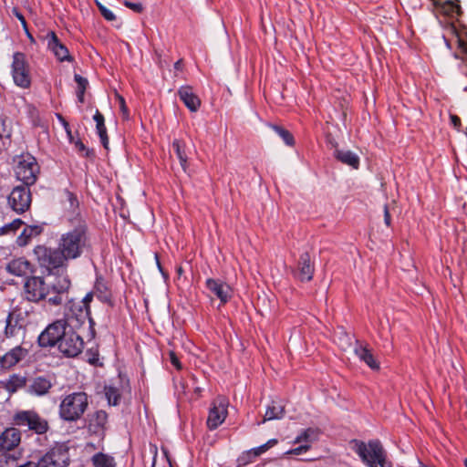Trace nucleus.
I'll list each match as a JSON object with an SVG mask.
<instances>
[{
	"label": "nucleus",
	"mask_w": 467,
	"mask_h": 467,
	"mask_svg": "<svg viewBox=\"0 0 467 467\" xmlns=\"http://www.w3.org/2000/svg\"><path fill=\"white\" fill-rule=\"evenodd\" d=\"M71 285L68 275H57L50 284L46 282L44 276L30 275L23 285V297L31 303H39L47 298L52 306L62 304V295L67 293Z\"/></svg>",
	"instance_id": "1"
},
{
	"label": "nucleus",
	"mask_w": 467,
	"mask_h": 467,
	"mask_svg": "<svg viewBox=\"0 0 467 467\" xmlns=\"http://www.w3.org/2000/svg\"><path fill=\"white\" fill-rule=\"evenodd\" d=\"M57 246L69 262L80 258L90 247V238L85 222H80L66 233L60 234Z\"/></svg>",
	"instance_id": "2"
},
{
	"label": "nucleus",
	"mask_w": 467,
	"mask_h": 467,
	"mask_svg": "<svg viewBox=\"0 0 467 467\" xmlns=\"http://www.w3.org/2000/svg\"><path fill=\"white\" fill-rule=\"evenodd\" d=\"M34 259L43 273L47 275H67L68 261L59 247L38 244L33 249Z\"/></svg>",
	"instance_id": "3"
},
{
	"label": "nucleus",
	"mask_w": 467,
	"mask_h": 467,
	"mask_svg": "<svg viewBox=\"0 0 467 467\" xmlns=\"http://www.w3.org/2000/svg\"><path fill=\"white\" fill-rule=\"evenodd\" d=\"M351 444L354 451L368 467H391V463L386 461V452L379 440H370L367 443L353 440Z\"/></svg>",
	"instance_id": "4"
},
{
	"label": "nucleus",
	"mask_w": 467,
	"mask_h": 467,
	"mask_svg": "<svg viewBox=\"0 0 467 467\" xmlns=\"http://www.w3.org/2000/svg\"><path fill=\"white\" fill-rule=\"evenodd\" d=\"M88 407V397L85 392H72L62 399L58 415L65 421L76 422L82 418Z\"/></svg>",
	"instance_id": "5"
},
{
	"label": "nucleus",
	"mask_w": 467,
	"mask_h": 467,
	"mask_svg": "<svg viewBox=\"0 0 467 467\" xmlns=\"http://www.w3.org/2000/svg\"><path fill=\"white\" fill-rule=\"evenodd\" d=\"M14 168L16 178L26 186L35 184L40 171L36 159L30 153H22L16 160Z\"/></svg>",
	"instance_id": "6"
},
{
	"label": "nucleus",
	"mask_w": 467,
	"mask_h": 467,
	"mask_svg": "<svg viewBox=\"0 0 467 467\" xmlns=\"http://www.w3.org/2000/svg\"><path fill=\"white\" fill-rule=\"evenodd\" d=\"M13 424L27 427L36 434H44L48 431V422L34 410H19L13 416Z\"/></svg>",
	"instance_id": "7"
},
{
	"label": "nucleus",
	"mask_w": 467,
	"mask_h": 467,
	"mask_svg": "<svg viewBox=\"0 0 467 467\" xmlns=\"http://www.w3.org/2000/svg\"><path fill=\"white\" fill-rule=\"evenodd\" d=\"M69 449L65 443L52 447L36 463V467H67L69 465Z\"/></svg>",
	"instance_id": "8"
},
{
	"label": "nucleus",
	"mask_w": 467,
	"mask_h": 467,
	"mask_svg": "<svg viewBox=\"0 0 467 467\" xmlns=\"http://www.w3.org/2000/svg\"><path fill=\"white\" fill-rule=\"evenodd\" d=\"M67 321L59 319L49 324L38 336V344L42 348L54 347L59 344L67 331Z\"/></svg>",
	"instance_id": "9"
},
{
	"label": "nucleus",
	"mask_w": 467,
	"mask_h": 467,
	"mask_svg": "<svg viewBox=\"0 0 467 467\" xmlns=\"http://www.w3.org/2000/svg\"><path fill=\"white\" fill-rule=\"evenodd\" d=\"M32 195L29 186L18 185L12 189L7 196L8 206L16 213L22 214L29 210Z\"/></svg>",
	"instance_id": "10"
},
{
	"label": "nucleus",
	"mask_w": 467,
	"mask_h": 467,
	"mask_svg": "<svg viewBox=\"0 0 467 467\" xmlns=\"http://www.w3.org/2000/svg\"><path fill=\"white\" fill-rule=\"evenodd\" d=\"M228 407L229 400L224 396H218L212 401L206 421L209 430H216L224 422L228 415Z\"/></svg>",
	"instance_id": "11"
},
{
	"label": "nucleus",
	"mask_w": 467,
	"mask_h": 467,
	"mask_svg": "<svg viewBox=\"0 0 467 467\" xmlns=\"http://www.w3.org/2000/svg\"><path fill=\"white\" fill-rule=\"evenodd\" d=\"M12 76L16 86L27 88L31 84L29 67L25 54L16 52L13 55Z\"/></svg>",
	"instance_id": "12"
},
{
	"label": "nucleus",
	"mask_w": 467,
	"mask_h": 467,
	"mask_svg": "<svg viewBox=\"0 0 467 467\" xmlns=\"http://www.w3.org/2000/svg\"><path fill=\"white\" fill-rule=\"evenodd\" d=\"M83 348L84 341L82 337L72 329L67 331L58 344L59 351L67 357H77L81 353Z\"/></svg>",
	"instance_id": "13"
},
{
	"label": "nucleus",
	"mask_w": 467,
	"mask_h": 467,
	"mask_svg": "<svg viewBox=\"0 0 467 467\" xmlns=\"http://www.w3.org/2000/svg\"><path fill=\"white\" fill-rule=\"evenodd\" d=\"M45 41L47 42V48L54 54L58 61H73V57L69 54L68 49L60 42L54 31H48L47 33L45 36Z\"/></svg>",
	"instance_id": "14"
},
{
	"label": "nucleus",
	"mask_w": 467,
	"mask_h": 467,
	"mask_svg": "<svg viewBox=\"0 0 467 467\" xmlns=\"http://www.w3.org/2000/svg\"><path fill=\"white\" fill-rule=\"evenodd\" d=\"M5 269L11 275L26 279L35 271L32 264L25 257L11 259L5 264Z\"/></svg>",
	"instance_id": "15"
},
{
	"label": "nucleus",
	"mask_w": 467,
	"mask_h": 467,
	"mask_svg": "<svg viewBox=\"0 0 467 467\" xmlns=\"http://www.w3.org/2000/svg\"><path fill=\"white\" fill-rule=\"evenodd\" d=\"M95 296V293L93 290L88 292L84 298L79 302H70V309L73 313L76 310H79V314L77 315V321L78 323H84L86 320H88L89 324L92 325L93 319L90 317V302Z\"/></svg>",
	"instance_id": "16"
},
{
	"label": "nucleus",
	"mask_w": 467,
	"mask_h": 467,
	"mask_svg": "<svg viewBox=\"0 0 467 467\" xmlns=\"http://www.w3.org/2000/svg\"><path fill=\"white\" fill-rule=\"evenodd\" d=\"M205 284L207 289L219 298L222 304L227 303L231 298L232 289L225 282L219 279L208 278Z\"/></svg>",
	"instance_id": "17"
},
{
	"label": "nucleus",
	"mask_w": 467,
	"mask_h": 467,
	"mask_svg": "<svg viewBox=\"0 0 467 467\" xmlns=\"http://www.w3.org/2000/svg\"><path fill=\"white\" fill-rule=\"evenodd\" d=\"M21 441V432L14 427L6 428L0 433V451L15 449Z\"/></svg>",
	"instance_id": "18"
},
{
	"label": "nucleus",
	"mask_w": 467,
	"mask_h": 467,
	"mask_svg": "<svg viewBox=\"0 0 467 467\" xmlns=\"http://www.w3.org/2000/svg\"><path fill=\"white\" fill-rule=\"evenodd\" d=\"M315 266L311 263L309 254L303 253L299 257L298 268L295 272V276L301 282H309L313 278Z\"/></svg>",
	"instance_id": "19"
},
{
	"label": "nucleus",
	"mask_w": 467,
	"mask_h": 467,
	"mask_svg": "<svg viewBox=\"0 0 467 467\" xmlns=\"http://www.w3.org/2000/svg\"><path fill=\"white\" fill-rule=\"evenodd\" d=\"M27 354V350L20 346H16L0 356V369H9L16 366Z\"/></svg>",
	"instance_id": "20"
},
{
	"label": "nucleus",
	"mask_w": 467,
	"mask_h": 467,
	"mask_svg": "<svg viewBox=\"0 0 467 467\" xmlns=\"http://www.w3.org/2000/svg\"><path fill=\"white\" fill-rule=\"evenodd\" d=\"M108 422V414L99 410L88 415V428L93 433L103 434Z\"/></svg>",
	"instance_id": "21"
},
{
	"label": "nucleus",
	"mask_w": 467,
	"mask_h": 467,
	"mask_svg": "<svg viewBox=\"0 0 467 467\" xmlns=\"http://www.w3.org/2000/svg\"><path fill=\"white\" fill-rule=\"evenodd\" d=\"M178 94L180 99L182 100L184 105L192 111L196 112L200 106L201 100L199 98L192 92V89L190 86H182L179 88Z\"/></svg>",
	"instance_id": "22"
},
{
	"label": "nucleus",
	"mask_w": 467,
	"mask_h": 467,
	"mask_svg": "<svg viewBox=\"0 0 467 467\" xmlns=\"http://www.w3.org/2000/svg\"><path fill=\"white\" fill-rule=\"evenodd\" d=\"M93 293H95V296L101 302L111 304L112 295L111 291L105 281V279L101 275H98L95 280V284L93 286Z\"/></svg>",
	"instance_id": "23"
},
{
	"label": "nucleus",
	"mask_w": 467,
	"mask_h": 467,
	"mask_svg": "<svg viewBox=\"0 0 467 467\" xmlns=\"http://www.w3.org/2000/svg\"><path fill=\"white\" fill-rule=\"evenodd\" d=\"M26 383V377L19 374H12L7 379L0 381V386L9 393H15L25 387Z\"/></svg>",
	"instance_id": "24"
},
{
	"label": "nucleus",
	"mask_w": 467,
	"mask_h": 467,
	"mask_svg": "<svg viewBox=\"0 0 467 467\" xmlns=\"http://www.w3.org/2000/svg\"><path fill=\"white\" fill-rule=\"evenodd\" d=\"M93 119L96 122V130L97 133L100 139V141L105 149L109 148V137L107 134V128L105 126V119L104 116L96 109L95 114L93 116Z\"/></svg>",
	"instance_id": "25"
},
{
	"label": "nucleus",
	"mask_w": 467,
	"mask_h": 467,
	"mask_svg": "<svg viewBox=\"0 0 467 467\" xmlns=\"http://www.w3.org/2000/svg\"><path fill=\"white\" fill-rule=\"evenodd\" d=\"M43 232V226L38 224L27 225L17 237V244L20 246L26 245L32 237L39 235Z\"/></svg>",
	"instance_id": "26"
},
{
	"label": "nucleus",
	"mask_w": 467,
	"mask_h": 467,
	"mask_svg": "<svg viewBox=\"0 0 467 467\" xmlns=\"http://www.w3.org/2000/svg\"><path fill=\"white\" fill-rule=\"evenodd\" d=\"M335 157L344 164H347L353 169H358L359 166L358 156L351 150H337L335 151Z\"/></svg>",
	"instance_id": "27"
},
{
	"label": "nucleus",
	"mask_w": 467,
	"mask_h": 467,
	"mask_svg": "<svg viewBox=\"0 0 467 467\" xmlns=\"http://www.w3.org/2000/svg\"><path fill=\"white\" fill-rule=\"evenodd\" d=\"M285 415V407L276 402L272 401L270 405L267 406L263 422L273 420H280Z\"/></svg>",
	"instance_id": "28"
},
{
	"label": "nucleus",
	"mask_w": 467,
	"mask_h": 467,
	"mask_svg": "<svg viewBox=\"0 0 467 467\" xmlns=\"http://www.w3.org/2000/svg\"><path fill=\"white\" fill-rule=\"evenodd\" d=\"M51 382L44 377H38L34 379L30 385V392L36 396L46 395L51 389Z\"/></svg>",
	"instance_id": "29"
},
{
	"label": "nucleus",
	"mask_w": 467,
	"mask_h": 467,
	"mask_svg": "<svg viewBox=\"0 0 467 467\" xmlns=\"http://www.w3.org/2000/svg\"><path fill=\"white\" fill-rule=\"evenodd\" d=\"M355 353L358 357V358L364 361L370 368L379 369V365L374 358L370 350L366 348L358 347L355 348Z\"/></svg>",
	"instance_id": "30"
},
{
	"label": "nucleus",
	"mask_w": 467,
	"mask_h": 467,
	"mask_svg": "<svg viewBox=\"0 0 467 467\" xmlns=\"http://www.w3.org/2000/svg\"><path fill=\"white\" fill-rule=\"evenodd\" d=\"M91 462L94 467H116V462L113 456L98 452L91 458Z\"/></svg>",
	"instance_id": "31"
},
{
	"label": "nucleus",
	"mask_w": 467,
	"mask_h": 467,
	"mask_svg": "<svg viewBox=\"0 0 467 467\" xmlns=\"http://www.w3.org/2000/svg\"><path fill=\"white\" fill-rule=\"evenodd\" d=\"M172 148L180 161L181 166L183 171H186L188 166V157L185 152V145L180 140H174L172 141Z\"/></svg>",
	"instance_id": "32"
},
{
	"label": "nucleus",
	"mask_w": 467,
	"mask_h": 467,
	"mask_svg": "<svg viewBox=\"0 0 467 467\" xmlns=\"http://www.w3.org/2000/svg\"><path fill=\"white\" fill-rule=\"evenodd\" d=\"M104 391L109 405L116 406L119 404L120 400V393L118 388L114 386H106L104 388Z\"/></svg>",
	"instance_id": "33"
},
{
	"label": "nucleus",
	"mask_w": 467,
	"mask_h": 467,
	"mask_svg": "<svg viewBox=\"0 0 467 467\" xmlns=\"http://www.w3.org/2000/svg\"><path fill=\"white\" fill-rule=\"evenodd\" d=\"M277 442L278 441L276 439H271V440L267 441L265 443L251 449L250 451H247V454L249 456H253L254 458H256V457L260 456L261 454L266 452L270 448H272L273 446L277 444Z\"/></svg>",
	"instance_id": "34"
},
{
	"label": "nucleus",
	"mask_w": 467,
	"mask_h": 467,
	"mask_svg": "<svg viewBox=\"0 0 467 467\" xmlns=\"http://www.w3.org/2000/svg\"><path fill=\"white\" fill-rule=\"evenodd\" d=\"M270 127L276 132V134H278L287 146H294L295 139L289 130L277 125H270Z\"/></svg>",
	"instance_id": "35"
},
{
	"label": "nucleus",
	"mask_w": 467,
	"mask_h": 467,
	"mask_svg": "<svg viewBox=\"0 0 467 467\" xmlns=\"http://www.w3.org/2000/svg\"><path fill=\"white\" fill-rule=\"evenodd\" d=\"M22 224H24V222L21 219H15L13 222L0 227V234H15Z\"/></svg>",
	"instance_id": "36"
},
{
	"label": "nucleus",
	"mask_w": 467,
	"mask_h": 467,
	"mask_svg": "<svg viewBox=\"0 0 467 467\" xmlns=\"http://www.w3.org/2000/svg\"><path fill=\"white\" fill-rule=\"evenodd\" d=\"M64 195L66 198V202L68 203L69 209L75 212L76 209L78 207V200L77 196L68 190L64 191Z\"/></svg>",
	"instance_id": "37"
},
{
	"label": "nucleus",
	"mask_w": 467,
	"mask_h": 467,
	"mask_svg": "<svg viewBox=\"0 0 467 467\" xmlns=\"http://www.w3.org/2000/svg\"><path fill=\"white\" fill-rule=\"evenodd\" d=\"M316 434V431L312 428L304 430L294 441V443L308 441L309 439Z\"/></svg>",
	"instance_id": "38"
},
{
	"label": "nucleus",
	"mask_w": 467,
	"mask_h": 467,
	"mask_svg": "<svg viewBox=\"0 0 467 467\" xmlns=\"http://www.w3.org/2000/svg\"><path fill=\"white\" fill-rule=\"evenodd\" d=\"M96 5H97L99 10L100 11L102 16L106 20L114 21L116 19V16L114 15V13L111 10H109V8H107L105 5H103L100 2L96 1Z\"/></svg>",
	"instance_id": "39"
},
{
	"label": "nucleus",
	"mask_w": 467,
	"mask_h": 467,
	"mask_svg": "<svg viewBox=\"0 0 467 467\" xmlns=\"http://www.w3.org/2000/svg\"><path fill=\"white\" fill-rule=\"evenodd\" d=\"M75 81L77 82V90L76 91H81L86 92V89L88 86V81L86 78L76 74L74 76Z\"/></svg>",
	"instance_id": "40"
},
{
	"label": "nucleus",
	"mask_w": 467,
	"mask_h": 467,
	"mask_svg": "<svg viewBox=\"0 0 467 467\" xmlns=\"http://www.w3.org/2000/svg\"><path fill=\"white\" fill-rule=\"evenodd\" d=\"M123 5L126 7L131 9L133 12L138 13V14L142 13V11L144 9L141 3H132L128 0H124Z\"/></svg>",
	"instance_id": "41"
},
{
	"label": "nucleus",
	"mask_w": 467,
	"mask_h": 467,
	"mask_svg": "<svg viewBox=\"0 0 467 467\" xmlns=\"http://www.w3.org/2000/svg\"><path fill=\"white\" fill-rule=\"evenodd\" d=\"M169 358L171 365L178 370L182 368V365L173 350L169 351Z\"/></svg>",
	"instance_id": "42"
},
{
	"label": "nucleus",
	"mask_w": 467,
	"mask_h": 467,
	"mask_svg": "<svg viewBox=\"0 0 467 467\" xmlns=\"http://www.w3.org/2000/svg\"><path fill=\"white\" fill-rule=\"evenodd\" d=\"M309 448H310V445L303 444V445H300V446H298L296 448L289 450L286 453L299 455V454H301L303 452L307 451L309 450Z\"/></svg>",
	"instance_id": "43"
},
{
	"label": "nucleus",
	"mask_w": 467,
	"mask_h": 467,
	"mask_svg": "<svg viewBox=\"0 0 467 467\" xmlns=\"http://www.w3.org/2000/svg\"><path fill=\"white\" fill-rule=\"evenodd\" d=\"M12 14L20 21L22 26H23V29L24 30H26V18L25 16L21 14V12L18 10V8L16 7H14L12 9Z\"/></svg>",
	"instance_id": "44"
},
{
	"label": "nucleus",
	"mask_w": 467,
	"mask_h": 467,
	"mask_svg": "<svg viewBox=\"0 0 467 467\" xmlns=\"http://www.w3.org/2000/svg\"><path fill=\"white\" fill-rule=\"evenodd\" d=\"M442 8L446 13H458L460 6L451 1H447Z\"/></svg>",
	"instance_id": "45"
},
{
	"label": "nucleus",
	"mask_w": 467,
	"mask_h": 467,
	"mask_svg": "<svg viewBox=\"0 0 467 467\" xmlns=\"http://www.w3.org/2000/svg\"><path fill=\"white\" fill-rule=\"evenodd\" d=\"M11 320H12V314L9 313L8 316L6 317V319H5V322H6L5 334L13 336L14 335L15 327L11 326Z\"/></svg>",
	"instance_id": "46"
},
{
	"label": "nucleus",
	"mask_w": 467,
	"mask_h": 467,
	"mask_svg": "<svg viewBox=\"0 0 467 467\" xmlns=\"http://www.w3.org/2000/svg\"><path fill=\"white\" fill-rule=\"evenodd\" d=\"M383 212H384V223L389 227L391 225V217H390V213H389V207L387 204L384 205Z\"/></svg>",
	"instance_id": "47"
},
{
	"label": "nucleus",
	"mask_w": 467,
	"mask_h": 467,
	"mask_svg": "<svg viewBox=\"0 0 467 467\" xmlns=\"http://www.w3.org/2000/svg\"><path fill=\"white\" fill-rule=\"evenodd\" d=\"M119 106H120V110H121L124 118L128 119L129 118V111H128V108H127L126 103H125V99L122 97H119Z\"/></svg>",
	"instance_id": "48"
},
{
	"label": "nucleus",
	"mask_w": 467,
	"mask_h": 467,
	"mask_svg": "<svg viewBox=\"0 0 467 467\" xmlns=\"http://www.w3.org/2000/svg\"><path fill=\"white\" fill-rule=\"evenodd\" d=\"M57 117H58V119L60 120L62 126L64 127L65 130L67 131V133L70 134L71 130H70L68 122L67 120H65V119H63L60 115H58Z\"/></svg>",
	"instance_id": "49"
},
{
	"label": "nucleus",
	"mask_w": 467,
	"mask_h": 467,
	"mask_svg": "<svg viewBox=\"0 0 467 467\" xmlns=\"http://www.w3.org/2000/svg\"><path fill=\"white\" fill-rule=\"evenodd\" d=\"M76 93H77L78 101L81 104L84 103L85 92L76 91Z\"/></svg>",
	"instance_id": "50"
},
{
	"label": "nucleus",
	"mask_w": 467,
	"mask_h": 467,
	"mask_svg": "<svg viewBox=\"0 0 467 467\" xmlns=\"http://www.w3.org/2000/svg\"><path fill=\"white\" fill-rule=\"evenodd\" d=\"M451 121L454 127H458L461 124V119L457 116H451Z\"/></svg>",
	"instance_id": "51"
},
{
	"label": "nucleus",
	"mask_w": 467,
	"mask_h": 467,
	"mask_svg": "<svg viewBox=\"0 0 467 467\" xmlns=\"http://www.w3.org/2000/svg\"><path fill=\"white\" fill-rule=\"evenodd\" d=\"M17 467H36V465L35 462L28 461V462H25V463H23V464H21V465H19Z\"/></svg>",
	"instance_id": "52"
},
{
	"label": "nucleus",
	"mask_w": 467,
	"mask_h": 467,
	"mask_svg": "<svg viewBox=\"0 0 467 467\" xmlns=\"http://www.w3.org/2000/svg\"><path fill=\"white\" fill-rule=\"evenodd\" d=\"M26 36L30 39L31 42H34V37L32 36V35L30 34L29 30H28V27L26 26V30H24Z\"/></svg>",
	"instance_id": "53"
},
{
	"label": "nucleus",
	"mask_w": 467,
	"mask_h": 467,
	"mask_svg": "<svg viewBox=\"0 0 467 467\" xmlns=\"http://www.w3.org/2000/svg\"><path fill=\"white\" fill-rule=\"evenodd\" d=\"M78 314H79V310H76L75 313H73L71 311V309L69 308V314H68L69 317H75V318L77 319V315H78Z\"/></svg>",
	"instance_id": "54"
},
{
	"label": "nucleus",
	"mask_w": 467,
	"mask_h": 467,
	"mask_svg": "<svg viewBox=\"0 0 467 467\" xmlns=\"http://www.w3.org/2000/svg\"><path fill=\"white\" fill-rule=\"evenodd\" d=\"M176 271H177V273H178V275H182V273H183V269H182V266H178V267L176 268Z\"/></svg>",
	"instance_id": "55"
},
{
	"label": "nucleus",
	"mask_w": 467,
	"mask_h": 467,
	"mask_svg": "<svg viewBox=\"0 0 467 467\" xmlns=\"http://www.w3.org/2000/svg\"><path fill=\"white\" fill-rule=\"evenodd\" d=\"M180 66H181V61H177L175 64H174V67L179 69L180 68Z\"/></svg>",
	"instance_id": "56"
},
{
	"label": "nucleus",
	"mask_w": 467,
	"mask_h": 467,
	"mask_svg": "<svg viewBox=\"0 0 467 467\" xmlns=\"http://www.w3.org/2000/svg\"><path fill=\"white\" fill-rule=\"evenodd\" d=\"M155 257H156L157 265L161 269V264L159 262L158 255L156 254Z\"/></svg>",
	"instance_id": "57"
},
{
	"label": "nucleus",
	"mask_w": 467,
	"mask_h": 467,
	"mask_svg": "<svg viewBox=\"0 0 467 467\" xmlns=\"http://www.w3.org/2000/svg\"><path fill=\"white\" fill-rule=\"evenodd\" d=\"M464 466L467 467V458L463 461Z\"/></svg>",
	"instance_id": "58"
}]
</instances>
